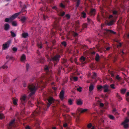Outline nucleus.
Wrapping results in <instances>:
<instances>
[{"mask_svg":"<svg viewBox=\"0 0 129 129\" xmlns=\"http://www.w3.org/2000/svg\"><path fill=\"white\" fill-rule=\"evenodd\" d=\"M61 44L64 47H66L67 46V43L65 41H63L61 42Z\"/></svg>","mask_w":129,"mask_h":129,"instance_id":"obj_45","label":"nucleus"},{"mask_svg":"<svg viewBox=\"0 0 129 129\" xmlns=\"http://www.w3.org/2000/svg\"><path fill=\"white\" fill-rule=\"evenodd\" d=\"M110 34H116V32L111 30H110L107 29H104V34L105 36H107Z\"/></svg>","mask_w":129,"mask_h":129,"instance_id":"obj_5","label":"nucleus"},{"mask_svg":"<svg viewBox=\"0 0 129 129\" xmlns=\"http://www.w3.org/2000/svg\"><path fill=\"white\" fill-rule=\"evenodd\" d=\"M108 87V86L107 85H105L103 86V88L104 89V92H106L109 91Z\"/></svg>","mask_w":129,"mask_h":129,"instance_id":"obj_15","label":"nucleus"},{"mask_svg":"<svg viewBox=\"0 0 129 129\" xmlns=\"http://www.w3.org/2000/svg\"><path fill=\"white\" fill-rule=\"evenodd\" d=\"M26 70L27 71L30 68V66L29 64L27 63L26 64Z\"/></svg>","mask_w":129,"mask_h":129,"instance_id":"obj_32","label":"nucleus"},{"mask_svg":"<svg viewBox=\"0 0 129 129\" xmlns=\"http://www.w3.org/2000/svg\"><path fill=\"white\" fill-rule=\"evenodd\" d=\"M15 119H14L11 121L10 123L7 125V127L8 129H11L15 126Z\"/></svg>","mask_w":129,"mask_h":129,"instance_id":"obj_7","label":"nucleus"},{"mask_svg":"<svg viewBox=\"0 0 129 129\" xmlns=\"http://www.w3.org/2000/svg\"><path fill=\"white\" fill-rule=\"evenodd\" d=\"M61 56L60 55H57L51 57L50 60L53 62L54 66H55L57 63L59 61Z\"/></svg>","mask_w":129,"mask_h":129,"instance_id":"obj_3","label":"nucleus"},{"mask_svg":"<svg viewBox=\"0 0 129 129\" xmlns=\"http://www.w3.org/2000/svg\"><path fill=\"white\" fill-rule=\"evenodd\" d=\"M18 16V13H16L13 15L9 18H6L5 19V21L7 22L9 21H11L15 19Z\"/></svg>","mask_w":129,"mask_h":129,"instance_id":"obj_4","label":"nucleus"},{"mask_svg":"<svg viewBox=\"0 0 129 129\" xmlns=\"http://www.w3.org/2000/svg\"><path fill=\"white\" fill-rule=\"evenodd\" d=\"M44 61L45 59L44 58H42L40 60V62L42 64L43 63H44Z\"/></svg>","mask_w":129,"mask_h":129,"instance_id":"obj_43","label":"nucleus"},{"mask_svg":"<svg viewBox=\"0 0 129 129\" xmlns=\"http://www.w3.org/2000/svg\"><path fill=\"white\" fill-rule=\"evenodd\" d=\"M65 16L67 18V19H70V15L68 14H66Z\"/></svg>","mask_w":129,"mask_h":129,"instance_id":"obj_55","label":"nucleus"},{"mask_svg":"<svg viewBox=\"0 0 129 129\" xmlns=\"http://www.w3.org/2000/svg\"><path fill=\"white\" fill-rule=\"evenodd\" d=\"M13 104L15 105H16L17 104V102L18 101V100L17 99H13Z\"/></svg>","mask_w":129,"mask_h":129,"instance_id":"obj_29","label":"nucleus"},{"mask_svg":"<svg viewBox=\"0 0 129 129\" xmlns=\"http://www.w3.org/2000/svg\"><path fill=\"white\" fill-rule=\"evenodd\" d=\"M10 28V26L8 24L6 23L4 24V29L5 30H8Z\"/></svg>","mask_w":129,"mask_h":129,"instance_id":"obj_13","label":"nucleus"},{"mask_svg":"<svg viewBox=\"0 0 129 129\" xmlns=\"http://www.w3.org/2000/svg\"><path fill=\"white\" fill-rule=\"evenodd\" d=\"M116 96L119 99V101H120L121 100H122V98L117 93V94Z\"/></svg>","mask_w":129,"mask_h":129,"instance_id":"obj_37","label":"nucleus"},{"mask_svg":"<svg viewBox=\"0 0 129 129\" xmlns=\"http://www.w3.org/2000/svg\"><path fill=\"white\" fill-rule=\"evenodd\" d=\"M44 70L46 72L47 75L46 77V78L45 81H43L41 80L38 81L35 84H30L28 86V88L31 91V93L29 94V97L33 95L35 92L36 90L38 88H41V90H42L45 87L46 83H48L49 81L51 80V78L49 76H47L48 75L49 71L48 67L47 65H46L44 68Z\"/></svg>","mask_w":129,"mask_h":129,"instance_id":"obj_1","label":"nucleus"},{"mask_svg":"<svg viewBox=\"0 0 129 129\" xmlns=\"http://www.w3.org/2000/svg\"><path fill=\"white\" fill-rule=\"evenodd\" d=\"M14 52H16L17 50V48L15 47H14L12 48Z\"/></svg>","mask_w":129,"mask_h":129,"instance_id":"obj_56","label":"nucleus"},{"mask_svg":"<svg viewBox=\"0 0 129 129\" xmlns=\"http://www.w3.org/2000/svg\"><path fill=\"white\" fill-rule=\"evenodd\" d=\"M52 8L53 9H55V10H57V7L55 6H54L52 7Z\"/></svg>","mask_w":129,"mask_h":129,"instance_id":"obj_63","label":"nucleus"},{"mask_svg":"<svg viewBox=\"0 0 129 129\" xmlns=\"http://www.w3.org/2000/svg\"><path fill=\"white\" fill-rule=\"evenodd\" d=\"M129 121V119H126L122 123V124L127 123Z\"/></svg>","mask_w":129,"mask_h":129,"instance_id":"obj_41","label":"nucleus"},{"mask_svg":"<svg viewBox=\"0 0 129 129\" xmlns=\"http://www.w3.org/2000/svg\"><path fill=\"white\" fill-rule=\"evenodd\" d=\"M28 105L29 106H31V107H32L33 106V104L31 103V102L30 101L28 102Z\"/></svg>","mask_w":129,"mask_h":129,"instance_id":"obj_48","label":"nucleus"},{"mask_svg":"<svg viewBox=\"0 0 129 129\" xmlns=\"http://www.w3.org/2000/svg\"><path fill=\"white\" fill-rule=\"evenodd\" d=\"M81 89H82V88L81 87H79V88H78L77 89V90L79 92L81 91Z\"/></svg>","mask_w":129,"mask_h":129,"instance_id":"obj_61","label":"nucleus"},{"mask_svg":"<svg viewBox=\"0 0 129 129\" xmlns=\"http://www.w3.org/2000/svg\"><path fill=\"white\" fill-rule=\"evenodd\" d=\"M96 74L95 73H93L92 76V78L93 79H95L96 78Z\"/></svg>","mask_w":129,"mask_h":129,"instance_id":"obj_38","label":"nucleus"},{"mask_svg":"<svg viewBox=\"0 0 129 129\" xmlns=\"http://www.w3.org/2000/svg\"><path fill=\"white\" fill-rule=\"evenodd\" d=\"M109 117L112 120H114V119L115 117H114L111 115H110L109 116Z\"/></svg>","mask_w":129,"mask_h":129,"instance_id":"obj_49","label":"nucleus"},{"mask_svg":"<svg viewBox=\"0 0 129 129\" xmlns=\"http://www.w3.org/2000/svg\"><path fill=\"white\" fill-rule=\"evenodd\" d=\"M43 19L44 20H45L46 19L48 18V16H45L44 15H43Z\"/></svg>","mask_w":129,"mask_h":129,"instance_id":"obj_57","label":"nucleus"},{"mask_svg":"<svg viewBox=\"0 0 129 129\" xmlns=\"http://www.w3.org/2000/svg\"><path fill=\"white\" fill-rule=\"evenodd\" d=\"M87 20L88 23H93L92 20L88 18H87Z\"/></svg>","mask_w":129,"mask_h":129,"instance_id":"obj_42","label":"nucleus"},{"mask_svg":"<svg viewBox=\"0 0 129 129\" xmlns=\"http://www.w3.org/2000/svg\"><path fill=\"white\" fill-rule=\"evenodd\" d=\"M52 110L53 111H55L56 110V106H52Z\"/></svg>","mask_w":129,"mask_h":129,"instance_id":"obj_62","label":"nucleus"},{"mask_svg":"<svg viewBox=\"0 0 129 129\" xmlns=\"http://www.w3.org/2000/svg\"><path fill=\"white\" fill-rule=\"evenodd\" d=\"M54 84H55V83L54 82H52L51 83V85L52 86V88H53V90L54 91H55V90H56L57 89V88L56 87H53V86L54 85H55Z\"/></svg>","mask_w":129,"mask_h":129,"instance_id":"obj_31","label":"nucleus"},{"mask_svg":"<svg viewBox=\"0 0 129 129\" xmlns=\"http://www.w3.org/2000/svg\"><path fill=\"white\" fill-rule=\"evenodd\" d=\"M46 101L48 102L46 106L43 104L41 101H37L36 105L38 108L36 109L34 112L32 114L33 118L36 116L38 115H41L45 113V111L47 110L50 105L54 103V99L51 97H49L46 99Z\"/></svg>","mask_w":129,"mask_h":129,"instance_id":"obj_2","label":"nucleus"},{"mask_svg":"<svg viewBox=\"0 0 129 129\" xmlns=\"http://www.w3.org/2000/svg\"><path fill=\"white\" fill-rule=\"evenodd\" d=\"M26 129H31L30 126L29 125H27L25 127Z\"/></svg>","mask_w":129,"mask_h":129,"instance_id":"obj_64","label":"nucleus"},{"mask_svg":"<svg viewBox=\"0 0 129 129\" xmlns=\"http://www.w3.org/2000/svg\"><path fill=\"white\" fill-rule=\"evenodd\" d=\"M92 126V125L91 123H89L87 125V127L88 128H90Z\"/></svg>","mask_w":129,"mask_h":129,"instance_id":"obj_58","label":"nucleus"},{"mask_svg":"<svg viewBox=\"0 0 129 129\" xmlns=\"http://www.w3.org/2000/svg\"><path fill=\"white\" fill-rule=\"evenodd\" d=\"M81 16L83 18H85L86 17V14L84 11H83L81 14Z\"/></svg>","mask_w":129,"mask_h":129,"instance_id":"obj_24","label":"nucleus"},{"mask_svg":"<svg viewBox=\"0 0 129 129\" xmlns=\"http://www.w3.org/2000/svg\"><path fill=\"white\" fill-rule=\"evenodd\" d=\"M118 11L116 10H114L113 12V13L114 15H116L117 14Z\"/></svg>","mask_w":129,"mask_h":129,"instance_id":"obj_53","label":"nucleus"},{"mask_svg":"<svg viewBox=\"0 0 129 129\" xmlns=\"http://www.w3.org/2000/svg\"><path fill=\"white\" fill-rule=\"evenodd\" d=\"M28 18L24 16L21 17L20 20L22 23H24L26 20L28 19Z\"/></svg>","mask_w":129,"mask_h":129,"instance_id":"obj_16","label":"nucleus"},{"mask_svg":"<svg viewBox=\"0 0 129 129\" xmlns=\"http://www.w3.org/2000/svg\"><path fill=\"white\" fill-rule=\"evenodd\" d=\"M9 78L6 75L4 76L3 78V81L5 83H7L9 81Z\"/></svg>","mask_w":129,"mask_h":129,"instance_id":"obj_11","label":"nucleus"},{"mask_svg":"<svg viewBox=\"0 0 129 129\" xmlns=\"http://www.w3.org/2000/svg\"><path fill=\"white\" fill-rule=\"evenodd\" d=\"M113 21H111L107 23V25L109 26H111L113 25Z\"/></svg>","mask_w":129,"mask_h":129,"instance_id":"obj_44","label":"nucleus"},{"mask_svg":"<svg viewBox=\"0 0 129 129\" xmlns=\"http://www.w3.org/2000/svg\"><path fill=\"white\" fill-rule=\"evenodd\" d=\"M26 59L25 55V54H22L21 56L20 60L22 62H24Z\"/></svg>","mask_w":129,"mask_h":129,"instance_id":"obj_17","label":"nucleus"},{"mask_svg":"<svg viewBox=\"0 0 129 129\" xmlns=\"http://www.w3.org/2000/svg\"><path fill=\"white\" fill-rule=\"evenodd\" d=\"M21 104L23 105H25V104L27 101V96L26 95H24L21 96L20 98Z\"/></svg>","mask_w":129,"mask_h":129,"instance_id":"obj_6","label":"nucleus"},{"mask_svg":"<svg viewBox=\"0 0 129 129\" xmlns=\"http://www.w3.org/2000/svg\"><path fill=\"white\" fill-rule=\"evenodd\" d=\"M65 14V12L64 11H61L59 12V15L61 16H63Z\"/></svg>","mask_w":129,"mask_h":129,"instance_id":"obj_30","label":"nucleus"},{"mask_svg":"<svg viewBox=\"0 0 129 129\" xmlns=\"http://www.w3.org/2000/svg\"><path fill=\"white\" fill-rule=\"evenodd\" d=\"M68 102L69 104L70 105H71L72 104L73 101L71 99H70L68 100Z\"/></svg>","mask_w":129,"mask_h":129,"instance_id":"obj_40","label":"nucleus"},{"mask_svg":"<svg viewBox=\"0 0 129 129\" xmlns=\"http://www.w3.org/2000/svg\"><path fill=\"white\" fill-rule=\"evenodd\" d=\"M4 109V107H3L2 106L0 105V112H1L2 110Z\"/></svg>","mask_w":129,"mask_h":129,"instance_id":"obj_51","label":"nucleus"},{"mask_svg":"<svg viewBox=\"0 0 129 129\" xmlns=\"http://www.w3.org/2000/svg\"><path fill=\"white\" fill-rule=\"evenodd\" d=\"M28 6H26L25 5H24L23 6L22 9H21V11L17 13H18V15H19L21 13H23L24 12H25L26 13L27 12V11L26 10V9L27 8V7Z\"/></svg>","mask_w":129,"mask_h":129,"instance_id":"obj_9","label":"nucleus"},{"mask_svg":"<svg viewBox=\"0 0 129 129\" xmlns=\"http://www.w3.org/2000/svg\"><path fill=\"white\" fill-rule=\"evenodd\" d=\"M121 124L123 125L124 127L125 128H127L128 127V125L127 123L122 124V123Z\"/></svg>","mask_w":129,"mask_h":129,"instance_id":"obj_34","label":"nucleus"},{"mask_svg":"<svg viewBox=\"0 0 129 129\" xmlns=\"http://www.w3.org/2000/svg\"><path fill=\"white\" fill-rule=\"evenodd\" d=\"M88 24L86 23H83L82 25V28L81 29L80 32H82V31L84 30L85 28H87Z\"/></svg>","mask_w":129,"mask_h":129,"instance_id":"obj_19","label":"nucleus"},{"mask_svg":"<svg viewBox=\"0 0 129 129\" xmlns=\"http://www.w3.org/2000/svg\"><path fill=\"white\" fill-rule=\"evenodd\" d=\"M72 34L74 37H76L78 35V34L77 33H75L74 31H73Z\"/></svg>","mask_w":129,"mask_h":129,"instance_id":"obj_39","label":"nucleus"},{"mask_svg":"<svg viewBox=\"0 0 129 129\" xmlns=\"http://www.w3.org/2000/svg\"><path fill=\"white\" fill-rule=\"evenodd\" d=\"M96 10L94 9H91L90 11L89 14L91 15L94 16L95 14Z\"/></svg>","mask_w":129,"mask_h":129,"instance_id":"obj_14","label":"nucleus"},{"mask_svg":"<svg viewBox=\"0 0 129 129\" xmlns=\"http://www.w3.org/2000/svg\"><path fill=\"white\" fill-rule=\"evenodd\" d=\"M12 25L14 26H17V23L16 21H13L12 22Z\"/></svg>","mask_w":129,"mask_h":129,"instance_id":"obj_36","label":"nucleus"},{"mask_svg":"<svg viewBox=\"0 0 129 129\" xmlns=\"http://www.w3.org/2000/svg\"><path fill=\"white\" fill-rule=\"evenodd\" d=\"M11 43V40H8L5 44L3 45V49H6L9 46V45Z\"/></svg>","mask_w":129,"mask_h":129,"instance_id":"obj_8","label":"nucleus"},{"mask_svg":"<svg viewBox=\"0 0 129 129\" xmlns=\"http://www.w3.org/2000/svg\"><path fill=\"white\" fill-rule=\"evenodd\" d=\"M77 2H76V10L77 9V8L79 6L80 3V1H76Z\"/></svg>","mask_w":129,"mask_h":129,"instance_id":"obj_28","label":"nucleus"},{"mask_svg":"<svg viewBox=\"0 0 129 129\" xmlns=\"http://www.w3.org/2000/svg\"><path fill=\"white\" fill-rule=\"evenodd\" d=\"M22 35L23 38H25L28 36V35L27 33H23L22 34Z\"/></svg>","mask_w":129,"mask_h":129,"instance_id":"obj_27","label":"nucleus"},{"mask_svg":"<svg viewBox=\"0 0 129 129\" xmlns=\"http://www.w3.org/2000/svg\"><path fill=\"white\" fill-rule=\"evenodd\" d=\"M103 86H102L101 85H98V86H97V89L99 90H100V91H101L102 90L101 89L103 88Z\"/></svg>","mask_w":129,"mask_h":129,"instance_id":"obj_33","label":"nucleus"},{"mask_svg":"<svg viewBox=\"0 0 129 129\" xmlns=\"http://www.w3.org/2000/svg\"><path fill=\"white\" fill-rule=\"evenodd\" d=\"M37 46L39 49H41L42 48V44L41 43H38L37 44Z\"/></svg>","mask_w":129,"mask_h":129,"instance_id":"obj_26","label":"nucleus"},{"mask_svg":"<svg viewBox=\"0 0 129 129\" xmlns=\"http://www.w3.org/2000/svg\"><path fill=\"white\" fill-rule=\"evenodd\" d=\"M116 79L118 80H120V78L119 77V75H117L116 77Z\"/></svg>","mask_w":129,"mask_h":129,"instance_id":"obj_59","label":"nucleus"},{"mask_svg":"<svg viewBox=\"0 0 129 129\" xmlns=\"http://www.w3.org/2000/svg\"><path fill=\"white\" fill-rule=\"evenodd\" d=\"M60 7L62 8H64L65 7V6L62 3L60 4Z\"/></svg>","mask_w":129,"mask_h":129,"instance_id":"obj_52","label":"nucleus"},{"mask_svg":"<svg viewBox=\"0 0 129 129\" xmlns=\"http://www.w3.org/2000/svg\"><path fill=\"white\" fill-rule=\"evenodd\" d=\"M78 77H73V79L74 81H76L78 80Z\"/></svg>","mask_w":129,"mask_h":129,"instance_id":"obj_54","label":"nucleus"},{"mask_svg":"<svg viewBox=\"0 0 129 129\" xmlns=\"http://www.w3.org/2000/svg\"><path fill=\"white\" fill-rule=\"evenodd\" d=\"M63 117L64 118H65V119L66 120L68 119V117L69 118H70V116H69V115H63Z\"/></svg>","mask_w":129,"mask_h":129,"instance_id":"obj_35","label":"nucleus"},{"mask_svg":"<svg viewBox=\"0 0 129 129\" xmlns=\"http://www.w3.org/2000/svg\"><path fill=\"white\" fill-rule=\"evenodd\" d=\"M85 60L86 58L83 56H81L80 58V60L82 64H85L86 63Z\"/></svg>","mask_w":129,"mask_h":129,"instance_id":"obj_10","label":"nucleus"},{"mask_svg":"<svg viewBox=\"0 0 129 129\" xmlns=\"http://www.w3.org/2000/svg\"><path fill=\"white\" fill-rule=\"evenodd\" d=\"M100 56L97 53L96 55V56L95 57V60L96 61H99L100 59Z\"/></svg>","mask_w":129,"mask_h":129,"instance_id":"obj_25","label":"nucleus"},{"mask_svg":"<svg viewBox=\"0 0 129 129\" xmlns=\"http://www.w3.org/2000/svg\"><path fill=\"white\" fill-rule=\"evenodd\" d=\"M8 61H7L5 63L4 65L2 67H0L1 68L0 69H1V68H2L3 69H7L8 68V67L7 65V64L8 62Z\"/></svg>","mask_w":129,"mask_h":129,"instance_id":"obj_23","label":"nucleus"},{"mask_svg":"<svg viewBox=\"0 0 129 129\" xmlns=\"http://www.w3.org/2000/svg\"><path fill=\"white\" fill-rule=\"evenodd\" d=\"M115 85L114 84H111L110 85L111 88L112 89H115Z\"/></svg>","mask_w":129,"mask_h":129,"instance_id":"obj_47","label":"nucleus"},{"mask_svg":"<svg viewBox=\"0 0 129 129\" xmlns=\"http://www.w3.org/2000/svg\"><path fill=\"white\" fill-rule=\"evenodd\" d=\"M126 91V89H122L121 90V93L124 94L125 92Z\"/></svg>","mask_w":129,"mask_h":129,"instance_id":"obj_50","label":"nucleus"},{"mask_svg":"<svg viewBox=\"0 0 129 129\" xmlns=\"http://www.w3.org/2000/svg\"><path fill=\"white\" fill-rule=\"evenodd\" d=\"M64 92L63 90H62L60 93L59 97L62 100L64 98Z\"/></svg>","mask_w":129,"mask_h":129,"instance_id":"obj_12","label":"nucleus"},{"mask_svg":"<svg viewBox=\"0 0 129 129\" xmlns=\"http://www.w3.org/2000/svg\"><path fill=\"white\" fill-rule=\"evenodd\" d=\"M94 89V85L92 84H91L89 87V91L90 92H91Z\"/></svg>","mask_w":129,"mask_h":129,"instance_id":"obj_21","label":"nucleus"},{"mask_svg":"<svg viewBox=\"0 0 129 129\" xmlns=\"http://www.w3.org/2000/svg\"><path fill=\"white\" fill-rule=\"evenodd\" d=\"M87 110L88 109H82L81 108H80L78 109L79 111L81 112V113L85 112H86Z\"/></svg>","mask_w":129,"mask_h":129,"instance_id":"obj_22","label":"nucleus"},{"mask_svg":"<svg viewBox=\"0 0 129 129\" xmlns=\"http://www.w3.org/2000/svg\"><path fill=\"white\" fill-rule=\"evenodd\" d=\"M62 63L64 64L66 67H68V64L67 63V60L65 59H63L62 61Z\"/></svg>","mask_w":129,"mask_h":129,"instance_id":"obj_18","label":"nucleus"},{"mask_svg":"<svg viewBox=\"0 0 129 129\" xmlns=\"http://www.w3.org/2000/svg\"><path fill=\"white\" fill-rule=\"evenodd\" d=\"M4 117V115L2 114H0V119H2Z\"/></svg>","mask_w":129,"mask_h":129,"instance_id":"obj_60","label":"nucleus"},{"mask_svg":"<svg viewBox=\"0 0 129 129\" xmlns=\"http://www.w3.org/2000/svg\"><path fill=\"white\" fill-rule=\"evenodd\" d=\"M10 33L11 34V36L13 37H14L16 36V35L14 32H12V31H10Z\"/></svg>","mask_w":129,"mask_h":129,"instance_id":"obj_46","label":"nucleus"},{"mask_svg":"<svg viewBox=\"0 0 129 129\" xmlns=\"http://www.w3.org/2000/svg\"><path fill=\"white\" fill-rule=\"evenodd\" d=\"M76 103L78 105H81L83 104V102L81 99H79L77 100Z\"/></svg>","mask_w":129,"mask_h":129,"instance_id":"obj_20","label":"nucleus"}]
</instances>
